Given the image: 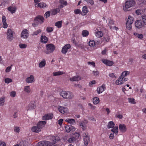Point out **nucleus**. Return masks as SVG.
I'll use <instances>...</instances> for the list:
<instances>
[{
    "mask_svg": "<svg viewBox=\"0 0 146 146\" xmlns=\"http://www.w3.org/2000/svg\"><path fill=\"white\" fill-rule=\"evenodd\" d=\"M46 123L45 121H41L38 122L36 126L32 127V131L34 132L38 133L41 131V129L44 126Z\"/></svg>",
    "mask_w": 146,
    "mask_h": 146,
    "instance_id": "f257e3e1",
    "label": "nucleus"
},
{
    "mask_svg": "<svg viewBox=\"0 0 146 146\" xmlns=\"http://www.w3.org/2000/svg\"><path fill=\"white\" fill-rule=\"evenodd\" d=\"M136 4L135 0H127L123 5V9L125 12L128 11V9L134 6Z\"/></svg>",
    "mask_w": 146,
    "mask_h": 146,
    "instance_id": "f03ea898",
    "label": "nucleus"
},
{
    "mask_svg": "<svg viewBox=\"0 0 146 146\" xmlns=\"http://www.w3.org/2000/svg\"><path fill=\"white\" fill-rule=\"evenodd\" d=\"M60 94L63 98L66 100H70L74 97L73 93L69 91H62L60 92Z\"/></svg>",
    "mask_w": 146,
    "mask_h": 146,
    "instance_id": "7ed1b4c3",
    "label": "nucleus"
},
{
    "mask_svg": "<svg viewBox=\"0 0 146 146\" xmlns=\"http://www.w3.org/2000/svg\"><path fill=\"white\" fill-rule=\"evenodd\" d=\"M46 50L44 52L47 54H49L52 53L55 49V46L52 44H47L46 46Z\"/></svg>",
    "mask_w": 146,
    "mask_h": 146,
    "instance_id": "20e7f679",
    "label": "nucleus"
},
{
    "mask_svg": "<svg viewBox=\"0 0 146 146\" xmlns=\"http://www.w3.org/2000/svg\"><path fill=\"white\" fill-rule=\"evenodd\" d=\"M84 143L85 145L87 146L90 141L89 135L86 131L85 132L83 135Z\"/></svg>",
    "mask_w": 146,
    "mask_h": 146,
    "instance_id": "39448f33",
    "label": "nucleus"
},
{
    "mask_svg": "<svg viewBox=\"0 0 146 146\" xmlns=\"http://www.w3.org/2000/svg\"><path fill=\"white\" fill-rule=\"evenodd\" d=\"M128 80L127 78H123L120 76L116 81L115 84L117 85H121Z\"/></svg>",
    "mask_w": 146,
    "mask_h": 146,
    "instance_id": "423d86ee",
    "label": "nucleus"
},
{
    "mask_svg": "<svg viewBox=\"0 0 146 146\" xmlns=\"http://www.w3.org/2000/svg\"><path fill=\"white\" fill-rule=\"evenodd\" d=\"M14 33V32L11 29H9L6 33L7 39L9 40H12L13 38V35Z\"/></svg>",
    "mask_w": 146,
    "mask_h": 146,
    "instance_id": "0eeeda50",
    "label": "nucleus"
},
{
    "mask_svg": "<svg viewBox=\"0 0 146 146\" xmlns=\"http://www.w3.org/2000/svg\"><path fill=\"white\" fill-rule=\"evenodd\" d=\"M52 145L51 142L47 141H42L39 142L38 146H51Z\"/></svg>",
    "mask_w": 146,
    "mask_h": 146,
    "instance_id": "6e6552de",
    "label": "nucleus"
},
{
    "mask_svg": "<svg viewBox=\"0 0 146 146\" xmlns=\"http://www.w3.org/2000/svg\"><path fill=\"white\" fill-rule=\"evenodd\" d=\"M29 31L27 29L23 30L21 33V37L24 39H27L29 37Z\"/></svg>",
    "mask_w": 146,
    "mask_h": 146,
    "instance_id": "1a4fd4ad",
    "label": "nucleus"
},
{
    "mask_svg": "<svg viewBox=\"0 0 146 146\" xmlns=\"http://www.w3.org/2000/svg\"><path fill=\"white\" fill-rule=\"evenodd\" d=\"M44 20V18L41 16H38L34 19L35 22L41 24L43 23Z\"/></svg>",
    "mask_w": 146,
    "mask_h": 146,
    "instance_id": "9d476101",
    "label": "nucleus"
},
{
    "mask_svg": "<svg viewBox=\"0 0 146 146\" xmlns=\"http://www.w3.org/2000/svg\"><path fill=\"white\" fill-rule=\"evenodd\" d=\"M70 47L71 46L69 44H66L62 48L61 52L63 54H66Z\"/></svg>",
    "mask_w": 146,
    "mask_h": 146,
    "instance_id": "9b49d317",
    "label": "nucleus"
},
{
    "mask_svg": "<svg viewBox=\"0 0 146 146\" xmlns=\"http://www.w3.org/2000/svg\"><path fill=\"white\" fill-rule=\"evenodd\" d=\"M65 129L67 132H71L75 131L76 128L71 125H66Z\"/></svg>",
    "mask_w": 146,
    "mask_h": 146,
    "instance_id": "f8f14e48",
    "label": "nucleus"
},
{
    "mask_svg": "<svg viewBox=\"0 0 146 146\" xmlns=\"http://www.w3.org/2000/svg\"><path fill=\"white\" fill-rule=\"evenodd\" d=\"M106 90V84H103L101 86L97 88V93L100 94L102 93Z\"/></svg>",
    "mask_w": 146,
    "mask_h": 146,
    "instance_id": "ddd939ff",
    "label": "nucleus"
},
{
    "mask_svg": "<svg viewBox=\"0 0 146 146\" xmlns=\"http://www.w3.org/2000/svg\"><path fill=\"white\" fill-rule=\"evenodd\" d=\"M52 113H50L46 114L42 117V119L43 120H48L52 119L53 117Z\"/></svg>",
    "mask_w": 146,
    "mask_h": 146,
    "instance_id": "4468645a",
    "label": "nucleus"
},
{
    "mask_svg": "<svg viewBox=\"0 0 146 146\" xmlns=\"http://www.w3.org/2000/svg\"><path fill=\"white\" fill-rule=\"evenodd\" d=\"M119 129L122 133L125 132L127 130L126 126L124 124H120L119 125Z\"/></svg>",
    "mask_w": 146,
    "mask_h": 146,
    "instance_id": "2eb2a0df",
    "label": "nucleus"
},
{
    "mask_svg": "<svg viewBox=\"0 0 146 146\" xmlns=\"http://www.w3.org/2000/svg\"><path fill=\"white\" fill-rule=\"evenodd\" d=\"M35 7H39L42 9H45L47 8L48 7V5L45 3L41 2L39 3L38 4H36L35 5Z\"/></svg>",
    "mask_w": 146,
    "mask_h": 146,
    "instance_id": "dca6fc26",
    "label": "nucleus"
},
{
    "mask_svg": "<svg viewBox=\"0 0 146 146\" xmlns=\"http://www.w3.org/2000/svg\"><path fill=\"white\" fill-rule=\"evenodd\" d=\"M26 83H31L34 82L35 78L33 75H31L29 77L27 78L25 80Z\"/></svg>",
    "mask_w": 146,
    "mask_h": 146,
    "instance_id": "f3484780",
    "label": "nucleus"
},
{
    "mask_svg": "<svg viewBox=\"0 0 146 146\" xmlns=\"http://www.w3.org/2000/svg\"><path fill=\"white\" fill-rule=\"evenodd\" d=\"M69 80L72 82L78 81L81 80V78L80 76L76 75L70 78Z\"/></svg>",
    "mask_w": 146,
    "mask_h": 146,
    "instance_id": "a211bd4d",
    "label": "nucleus"
},
{
    "mask_svg": "<svg viewBox=\"0 0 146 146\" xmlns=\"http://www.w3.org/2000/svg\"><path fill=\"white\" fill-rule=\"evenodd\" d=\"M2 22L3 23V27L5 28L6 29L8 27V25L6 23V18L3 15L2 17Z\"/></svg>",
    "mask_w": 146,
    "mask_h": 146,
    "instance_id": "6ab92c4d",
    "label": "nucleus"
},
{
    "mask_svg": "<svg viewBox=\"0 0 146 146\" xmlns=\"http://www.w3.org/2000/svg\"><path fill=\"white\" fill-rule=\"evenodd\" d=\"M135 25L136 27L138 28H141L143 26L142 21L139 20L136 21L135 22Z\"/></svg>",
    "mask_w": 146,
    "mask_h": 146,
    "instance_id": "aec40b11",
    "label": "nucleus"
},
{
    "mask_svg": "<svg viewBox=\"0 0 146 146\" xmlns=\"http://www.w3.org/2000/svg\"><path fill=\"white\" fill-rule=\"evenodd\" d=\"M58 109L59 112L62 113L64 114L67 113L68 111L67 108L60 106H58Z\"/></svg>",
    "mask_w": 146,
    "mask_h": 146,
    "instance_id": "412c9836",
    "label": "nucleus"
},
{
    "mask_svg": "<svg viewBox=\"0 0 146 146\" xmlns=\"http://www.w3.org/2000/svg\"><path fill=\"white\" fill-rule=\"evenodd\" d=\"M102 62L105 64L109 66H112L113 64V63L112 61L106 59L102 60Z\"/></svg>",
    "mask_w": 146,
    "mask_h": 146,
    "instance_id": "4be33fe9",
    "label": "nucleus"
},
{
    "mask_svg": "<svg viewBox=\"0 0 146 146\" xmlns=\"http://www.w3.org/2000/svg\"><path fill=\"white\" fill-rule=\"evenodd\" d=\"M89 12L88 9L86 6L83 7L82 11L81 13V15L82 16L86 15Z\"/></svg>",
    "mask_w": 146,
    "mask_h": 146,
    "instance_id": "5701e85b",
    "label": "nucleus"
},
{
    "mask_svg": "<svg viewBox=\"0 0 146 146\" xmlns=\"http://www.w3.org/2000/svg\"><path fill=\"white\" fill-rule=\"evenodd\" d=\"M60 11L59 8L54 9L50 10V13L52 15H54L59 13Z\"/></svg>",
    "mask_w": 146,
    "mask_h": 146,
    "instance_id": "b1692460",
    "label": "nucleus"
},
{
    "mask_svg": "<svg viewBox=\"0 0 146 146\" xmlns=\"http://www.w3.org/2000/svg\"><path fill=\"white\" fill-rule=\"evenodd\" d=\"M52 143V144H55L57 142L60 140V139L59 137L58 136H56L52 137L51 139Z\"/></svg>",
    "mask_w": 146,
    "mask_h": 146,
    "instance_id": "393cba45",
    "label": "nucleus"
},
{
    "mask_svg": "<svg viewBox=\"0 0 146 146\" xmlns=\"http://www.w3.org/2000/svg\"><path fill=\"white\" fill-rule=\"evenodd\" d=\"M59 3L60 4V8L64 7V6H66L68 5L67 2L64 0H60Z\"/></svg>",
    "mask_w": 146,
    "mask_h": 146,
    "instance_id": "a878e982",
    "label": "nucleus"
},
{
    "mask_svg": "<svg viewBox=\"0 0 146 146\" xmlns=\"http://www.w3.org/2000/svg\"><path fill=\"white\" fill-rule=\"evenodd\" d=\"M23 91L25 92L27 94H29L31 92L30 86H25L24 87Z\"/></svg>",
    "mask_w": 146,
    "mask_h": 146,
    "instance_id": "bb28decb",
    "label": "nucleus"
},
{
    "mask_svg": "<svg viewBox=\"0 0 146 146\" xmlns=\"http://www.w3.org/2000/svg\"><path fill=\"white\" fill-rule=\"evenodd\" d=\"M65 121L72 125H74L76 124L75 120L73 119L67 118L66 119Z\"/></svg>",
    "mask_w": 146,
    "mask_h": 146,
    "instance_id": "cd10ccee",
    "label": "nucleus"
},
{
    "mask_svg": "<svg viewBox=\"0 0 146 146\" xmlns=\"http://www.w3.org/2000/svg\"><path fill=\"white\" fill-rule=\"evenodd\" d=\"M17 9V7L16 6H10L8 8V10L10 11L12 13H14Z\"/></svg>",
    "mask_w": 146,
    "mask_h": 146,
    "instance_id": "c85d7f7f",
    "label": "nucleus"
},
{
    "mask_svg": "<svg viewBox=\"0 0 146 146\" xmlns=\"http://www.w3.org/2000/svg\"><path fill=\"white\" fill-rule=\"evenodd\" d=\"M35 105L34 104L31 103L29 104L28 106L27 107L26 109L27 110H31L35 109Z\"/></svg>",
    "mask_w": 146,
    "mask_h": 146,
    "instance_id": "c756f323",
    "label": "nucleus"
},
{
    "mask_svg": "<svg viewBox=\"0 0 146 146\" xmlns=\"http://www.w3.org/2000/svg\"><path fill=\"white\" fill-rule=\"evenodd\" d=\"M65 74V72L63 71H59L56 72H53V76H58L62 75Z\"/></svg>",
    "mask_w": 146,
    "mask_h": 146,
    "instance_id": "7c9ffc66",
    "label": "nucleus"
},
{
    "mask_svg": "<svg viewBox=\"0 0 146 146\" xmlns=\"http://www.w3.org/2000/svg\"><path fill=\"white\" fill-rule=\"evenodd\" d=\"M40 39L42 43H46L48 41V38L45 36H42Z\"/></svg>",
    "mask_w": 146,
    "mask_h": 146,
    "instance_id": "2f4dec72",
    "label": "nucleus"
},
{
    "mask_svg": "<svg viewBox=\"0 0 146 146\" xmlns=\"http://www.w3.org/2000/svg\"><path fill=\"white\" fill-rule=\"evenodd\" d=\"M28 142L26 140L21 141L19 143L20 146H28Z\"/></svg>",
    "mask_w": 146,
    "mask_h": 146,
    "instance_id": "473e14b6",
    "label": "nucleus"
},
{
    "mask_svg": "<svg viewBox=\"0 0 146 146\" xmlns=\"http://www.w3.org/2000/svg\"><path fill=\"white\" fill-rule=\"evenodd\" d=\"M95 35L97 38H100L103 36V34L102 31H99L95 33Z\"/></svg>",
    "mask_w": 146,
    "mask_h": 146,
    "instance_id": "72a5a7b5",
    "label": "nucleus"
},
{
    "mask_svg": "<svg viewBox=\"0 0 146 146\" xmlns=\"http://www.w3.org/2000/svg\"><path fill=\"white\" fill-rule=\"evenodd\" d=\"M87 121L85 120L82 122L80 123V125L82 126V128L83 130H85L86 129V127L85 123H87Z\"/></svg>",
    "mask_w": 146,
    "mask_h": 146,
    "instance_id": "f704fd0d",
    "label": "nucleus"
},
{
    "mask_svg": "<svg viewBox=\"0 0 146 146\" xmlns=\"http://www.w3.org/2000/svg\"><path fill=\"white\" fill-rule=\"evenodd\" d=\"M46 65V61L43 59L39 64V66L40 68H42L45 66Z\"/></svg>",
    "mask_w": 146,
    "mask_h": 146,
    "instance_id": "c9c22d12",
    "label": "nucleus"
},
{
    "mask_svg": "<svg viewBox=\"0 0 146 146\" xmlns=\"http://www.w3.org/2000/svg\"><path fill=\"white\" fill-rule=\"evenodd\" d=\"M100 102L99 98L97 97H95L93 98V102L95 105L98 104Z\"/></svg>",
    "mask_w": 146,
    "mask_h": 146,
    "instance_id": "e433bc0d",
    "label": "nucleus"
},
{
    "mask_svg": "<svg viewBox=\"0 0 146 146\" xmlns=\"http://www.w3.org/2000/svg\"><path fill=\"white\" fill-rule=\"evenodd\" d=\"M115 125V124L112 121H109L107 127L108 129L113 128Z\"/></svg>",
    "mask_w": 146,
    "mask_h": 146,
    "instance_id": "4c0bfd02",
    "label": "nucleus"
},
{
    "mask_svg": "<svg viewBox=\"0 0 146 146\" xmlns=\"http://www.w3.org/2000/svg\"><path fill=\"white\" fill-rule=\"evenodd\" d=\"M133 17L129 15L128 17V19L126 21V23H133Z\"/></svg>",
    "mask_w": 146,
    "mask_h": 146,
    "instance_id": "58836bf2",
    "label": "nucleus"
},
{
    "mask_svg": "<svg viewBox=\"0 0 146 146\" xmlns=\"http://www.w3.org/2000/svg\"><path fill=\"white\" fill-rule=\"evenodd\" d=\"M108 25L109 26L110 29H112L113 27L111 26V25H112L114 24L113 21L111 19H108Z\"/></svg>",
    "mask_w": 146,
    "mask_h": 146,
    "instance_id": "ea45409f",
    "label": "nucleus"
},
{
    "mask_svg": "<svg viewBox=\"0 0 146 146\" xmlns=\"http://www.w3.org/2000/svg\"><path fill=\"white\" fill-rule=\"evenodd\" d=\"M129 73L130 72L129 71H125L122 73L120 76L123 78H125V77L128 75Z\"/></svg>",
    "mask_w": 146,
    "mask_h": 146,
    "instance_id": "a19ab883",
    "label": "nucleus"
},
{
    "mask_svg": "<svg viewBox=\"0 0 146 146\" xmlns=\"http://www.w3.org/2000/svg\"><path fill=\"white\" fill-rule=\"evenodd\" d=\"M89 46L91 47H93L96 45L95 41L94 40H90L88 43Z\"/></svg>",
    "mask_w": 146,
    "mask_h": 146,
    "instance_id": "79ce46f5",
    "label": "nucleus"
},
{
    "mask_svg": "<svg viewBox=\"0 0 146 146\" xmlns=\"http://www.w3.org/2000/svg\"><path fill=\"white\" fill-rule=\"evenodd\" d=\"M62 21H59L56 22L55 23V25L58 28H60L62 26Z\"/></svg>",
    "mask_w": 146,
    "mask_h": 146,
    "instance_id": "37998d69",
    "label": "nucleus"
},
{
    "mask_svg": "<svg viewBox=\"0 0 146 146\" xmlns=\"http://www.w3.org/2000/svg\"><path fill=\"white\" fill-rule=\"evenodd\" d=\"M82 35L83 37H86L89 35V32L86 30H84L82 32Z\"/></svg>",
    "mask_w": 146,
    "mask_h": 146,
    "instance_id": "c03bdc74",
    "label": "nucleus"
},
{
    "mask_svg": "<svg viewBox=\"0 0 146 146\" xmlns=\"http://www.w3.org/2000/svg\"><path fill=\"white\" fill-rule=\"evenodd\" d=\"M111 131L113 132V133L117 135L118 132V129L117 126L115 127L113 129L111 130Z\"/></svg>",
    "mask_w": 146,
    "mask_h": 146,
    "instance_id": "a18cd8bd",
    "label": "nucleus"
},
{
    "mask_svg": "<svg viewBox=\"0 0 146 146\" xmlns=\"http://www.w3.org/2000/svg\"><path fill=\"white\" fill-rule=\"evenodd\" d=\"M133 34L135 37L140 39H141L143 37V35L142 34H139L137 33H134Z\"/></svg>",
    "mask_w": 146,
    "mask_h": 146,
    "instance_id": "49530a36",
    "label": "nucleus"
},
{
    "mask_svg": "<svg viewBox=\"0 0 146 146\" xmlns=\"http://www.w3.org/2000/svg\"><path fill=\"white\" fill-rule=\"evenodd\" d=\"M76 140V139L75 138L73 137H71L68 140V141L70 143H73Z\"/></svg>",
    "mask_w": 146,
    "mask_h": 146,
    "instance_id": "de8ad7c7",
    "label": "nucleus"
},
{
    "mask_svg": "<svg viewBox=\"0 0 146 146\" xmlns=\"http://www.w3.org/2000/svg\"><path fill=\"white\" fill-rule=\"evenodd\" d=\"M132 23H126V28L128 30H131L132 29L131 25Z\"/></svg>",
    "mask_w": 146,
    "mask_h": 146,
    "instance_id": "09e8293b",
    "label": "nucleus"
},
{
    "mask_svg": "<svg viewBox=\"0 0 146 146\" xmlns=\"http://www.w3.org/2000/svg\"><path fill=\"white\" fill-rule=\"evenodd\" d=\"M110 38L109 36H107L104 37L102 38V40L104 42H108L110 40Z\"/></svg>",
    "mask_w": 146,
    "mask_h": 146,
    "instance_id": "8fccbe9b",
    "label": "nucleus"
},
{
    "mask_svg": "<svg viewBox=\"0 0 146 146\" xmlns=\"http://www.w3.org/2000/svg\"><path fill=\"white\" fill-rule=\"evenodd\" d=\"M128 102L129 103L133 104H136V102H135L134 99L133 98H129L127 99Z\"/></svg>",
    "mask_w": 146,
    "mask_h": 146,
    "instance_id": "3c124183",
    "label": "nucleus"
},
{
    "mask_svg": "<svg viewBox=\"0 0 146 146\" xmlns=\"http://www.w3.org/2000/svg\"><path fill=\"white\" fill-rule=\"evenodd\" d=\"M41 30L40 29H38L37 31L34 32L32 34V36L37 35L38 34L41 33Z\"/></svg>",
    "mask_w": 146,
    "mask_h": 146,
    "instance_id": "603ef678",
    "label": "nucleus"
},
{
    "mask_svg": "<svg viewBox=\"0 0 146 146\" xmlns=\"http://www.w3.org/2000/svg\"><path fill=\"white\" fill-rule=\"evenodd\" d=\"M19 46L21 49L25 48L27 47V45L25 44L21 43L19 45Z\"/></svg>",
    "mask_w": 146,
    "mask_h": 146,
    "instance_id": "864d4df0",
    "label": "nucleus"
},
{
    "mask_svg": "<svg viewBox=\"0 0 146 146\" xmlns=\"http://www.w3.org/2000/svg\"><path fill=\"white\" fill-rule=\"evenodd\" d=\"M14 131L15 133H19L20 131V128L17 127H14Z\"/></svg>",
    "mask_w": 146,
    "mask_h": 146,
    "instance_id": "5fc2aeb1",
    "label": "nucleus"
},
{
    "mask_svg": "<svg viewBox=\"0 0 146 146\" xmlns=\"http://www.w3.org/2000/svg\"><path fill=\"white\" fill-rule=\"evenodd\" d=\"M86 1L88 4H90L92 5H93L94 4V2L93 0H84Z\"/></svg>",
    "mask_w": 146,
    "mask_h": 146,
    "instance_id": "6e6d98bb",
    "label": "nucleus"
},
{
    "mask_svg": "<svg viewBox=\"0 0 146 146\" xmlns=\"http://www.w3.org/2000/svg\"><path fill=\"white\" fill-rule=\"evenodd\" d=\"M5 102L4 98H1L0 99V106H3Z\"/></svg>",
    "mask_w": 146,
    "mask_h": 146,
    "instance_id": "4d7b16f0",
    "label": "nucleus"
},
{
    "mask_svg": "<svg viewBox=\"0 0 146 146\" xmlns=\"http://www.w3.org/2000/svg\"><path fill=\"white\" fill-rule=\"evenodd\" d=\"M50 11H49L46 12L44 14V17L46 18L49 17L50 15Z\"/></svg>",
    "mask_w": 146,
    "mask_h": 146,
    "instance_id": "13d9d810",
    "label": "nucleus"
},
{
    "mask_svg": "<svg viewBox=\"0 0 146 146\" xmlns=\"http://www.w3.org/2000/svg\"><path fill=\"white\" fill-rule=\"evenodd\" d=\"M12 80L11 79L9 78H6L5 79V83L9 84L12 82Z\"/></svg>",
    "mask_w": 146,
    "mask_h": 146,
    "instance_id": "bf43d9fd",
    "label": "nucleus"
},
{
    "mask_svg": "<svg viewBox=\"0 0 146 146\" xmlns=\"http://www.w3.org/2000/svg\"><path fill=\"white\" fill-rule=\"evenodd\" d=\"M74 13L76 14H81V12L79 9H76L74 10Z\"/></svg>",
    "mask_w": 146,
    "mask_h": 146,
    "instance_id": "052dcab7",
    "label": "nucleus"
},
{
    "mask_svg": "<svg viewBox=\"0 0 146 146\" xmlns=\"http://www.w3.org/2000/svg\"><path fill=\"white\" fill-rule=\"evenodd\" d=\"M142 20L143 23L146 25V15H143L142 16Z\"/></svg>",
    "mask_w": 146,
    "mask_h": 146,
    "instance_id": "680f3d73",
    "label": "nucleus"
},
{
    "mask_svg": "<svg viewBox=\"0 0 146 146\" xmlns=\"http://www.w3.org/2000/svg\"><path fill=\"white\" fill-rule=\"evenodd\" d=\"M53 28L50 27H47L46 30L47 32L50 33L53 31Z\"/></svg>",
    "mask_w": 146,
    "mask_h": 146,
    "instance_id": "e2e57ef3",
    "label": "nucleus"
},
{
    "mask_svg": "<svg viewBox=\"0 0 146 146\" xmlns=\"http://www.w3.org/2000/svg\"><path fill=\"white\" fill-rule=\"evenodd\" d=\"M87 63L88 65L92 66L93 67L95 66V63L93 61L88 62Z\"/></svg>",
    "mask_w": 146,
    "mask_h": 146,
    "instance_id": "0e129e2a",
    "label": "nucleus"
},
{
    "mask_svg": "<svg viewBox=\"0 0 146 146\" xmlns=\"http://www.w3.org/2000/svg\"><path fill=\"white\" fill-rule=\"evenodd\" d=\"M92 74L94 76H97L99 75V72L98 71H93Z\"/></svg>",
    "mask_w": 146,
    "mask_h": 146,
    "instance_id": "69168bd1",
    "label": "nucleus"
},
{
    "mask_svg": "<svg viewBox=\"0 0 146 146\" xmlns=\"http://www.w3.org/2000/svg\"><path fill=\"white\" fill-rule=\"evenodd\" d=\"M13 66L12 65H11V66H8L7 68L5 70V72H9L11 69V67Z\"/></svg>",
    "mask_w": 146,
    "mask_h": 146,
    "instance_id": "338daca9",
    "label": "nucleus"
},
{
    "mask_svg": "<svg viewBox=\"0 0 146 146\" xmlns=\"http://www.w3.org/2000/svg\"><path fill=\"white\" fill-rule=\"evenodd\" d=\"M109 76L112 78H116V76H115V74L114 73H110L109 74Z\"/></svg>",
    "mask_w": 146,
    "mask_h": 146,
    "instance_id": "774afa93",
    "label": "nucleus"
}]
</instances>
